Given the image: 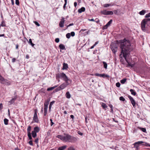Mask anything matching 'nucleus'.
<instances>
[{
    "mask_svg": "<svg viewBox=\"0 0 150 150\" xmlns=\"http://www.w3.org/2000/svg\"><path fill=\"white\" fill-rule=\"evenodd\" d=\"M61 73L60 74H57L56 75V79H58L61 77Z\"/></svg>",
    "mask_w": 150,
    "mask_h": 150,
    "instance_id": "obj_30",
    "label": "nucleus"
},
{
    "mask_svg": "<svg viewBox=\"0 0 150 150\" xmlns=\"http://www.w3.org/2000/svg\"><path fill=\"white\" fill-rule=\"evenodd\" d=\"M116 86L117 87H119L120 86V84L119 82H117L116 84Z\"/></svg>",
    "mask_w": 150,
    "mask_h": 150,
    "instance_id": "obj_42",
    "label": "nucleus"
},
{
    "mask_svg": "<svg viewBox=\"0 0 150 150\" xmlns=\"http://www.w3.org/2000/svg\"><path fill=\"white\" fill-rule=\"evenodd\" d=\"M48 107L47 106H44V111L47 112Z\"/></svg>",
    "mask_w": 150,
    "mask_h": 150,
    "instance_id": "obj_37",
    "label": "nucleus"
},
{
    "mask_svg": "<svg viewBox=\"0 0 150 150\" xmlns=\"http://www.w3.org/2000/svg\"><path fill=\"white\" fill-rule=\"evenodd\" d=\"M73 25H74V24L73 23H70L67 26V27H69L70 26H72Z\"/></svg>",
    "mask_w": 150,
    "mask_h": 150,
    "instance_id": "obj_57",
    "label": "nucleus"
},
{
    "mask_svg": "<svg viewBox=\"0 0 150 150\" xmlns=\"http://www.w3.org/2000/svg\"><path fill=\"white\" fill-rule=\"evenodd\" d=\"M8 120L6 118H5L4 119V124L5 125H7L8 124Z\"/></svg>",
    "mask_w": 150,
    "mask_h": 150,
    "instance_id": "obj_24",
    "label": "nucleus"
},
{
    "mask_svg": "<svg viewBox=\"0 0 150 150\" xmlns=\"http://www.w3.org/2000/svg\"><path fill=\"white\" fill-rule=\"evenodd\" d=\"M61 90V89L59 86L55 89V90H56V91H60Z\"/></svg>",
    "mask_w": 150,
    "mask_h": 150,
    "instance_id": "obj_47",
    "label": "nucleus"
},
{
    "mask_svg": "<svg viewBox=\"0 0 150 150\" xmlns=\"http://www.w3.org/2000/svg\"><path fill=\"white\" fill-rule=\"evenodd\" d=\"M149 22H150V18L145 19L142 21L141 23V27L142 30L144 31H145L147 30V27L146 26V25H148Z\"/></svg>",
    "mask_w": 150,
    "mask_h": 150,
    "instance_id": "obj_3",
    "label": "nucleus"
},
{
    "mask_svg": "<svg viewBox=\"0 0 150 150\" xmlns=\"http://www.w3.org/2000/svg\"><path fill=\"white\" fill-rule=\"evenodd\" d=\"M95 75L96 76H97L101 77V76L102 75V74H98V73H96V74H95Z\"/></svg>",
    "mask_w": 150,
    "mask_h": 150,
    "instance_id": "obj_43",
    "label": "nucleus"
},
{
    "mask_svg": "<svg viewBox=\"0 0 150 150\" xmlns=\"http://www.w3.org/2000/svg\"><path fill=\"white\" fill-rule=\"evenodd\" d=\"M62 69L64 70L67 69L68 68V66H63Z\"/></svg>",
    "mask_w": 150,
    "mask_h": 150,
    "instance_id": "obj_50",
    "label": "nucleus"
},
{
    "mask_svg": "<svg viewBox=\"0 0 150 150\" xmlns=\"http://www.w3.org/2000/svg\"><path fill=\"white\" fill-rule=\"evenodd\" d=\"M65 96L68 99L70 98L71 97V95L69 91H67L66 92L65 94Z\"/></svg>",
    "mask_w": 150,
    "mask_h": 150,
    "instance_id": "obj_15",
    "label": "nucleus"
},
{
    "mask_svg": "<svg viewBox=\"0 0 150 150\" xmlns=\"http://www.w3.org/2000/svg\"><path fill=\"white\" fill-rule=\"evenodd\" d=\"M31 127L30 126H29L27 128V132H30Z\"/></svg>",
    "mask_w": 150,
    "mask_h": 150,
    "instance_id": "obj_39",
    "label": "nucleus"
},
{
    "mask_svg": "<svg viewBox=\"0 0 150 150\" xmlns=\"http://www.w3.org/2000/svg\"><path fill=\"white\" fill-rule=\"evenodd\" d=\"M101 13L104 15H112L113 14V13L112 11H107L106 10H104L101 11Z\"/></svg>",
    "mask_w": 150,
    "mask_h": 150,
    "instance_id": "obj_7",
    "label": "nucleus"
},
{
    "mask_svg": "<svg viewBox=\"0 0 150 150\" xmlns=\"http://www.w3.org/2000/svg\"><path fill=\"white\" fill-rule=\"evenodd\" d=\"M29 43L30 44L32 47H33L35 44L32 43V40L31 39H29Z\"/></svg>",
    "mask_w": 150,
    "mask_h": 150,
    "instance_id": "obj_26",
    "label": "nucleus"
},
{
    "mask_svg": "<svg viewBox=\"0 0 150 150\" xmlns=\"http://www.w3.org/2000/svg\"><path fill=\"white\" fill-rule=\"evenodd\" d=\"M1 25L2 27H5L6 26V25L4 21L2 22L1 24Z\"/></svg>",
    "mask_w": 150,
    "mask_h": 150,
    "instance_id": "obj_40",
    "label": "nucleus"
},
{
    "mask_svg": "<svg viewBox=\"0 0 150 150\" xmlns=\"http://www.w3.org/2000/svg\"><path fill=\"white\" fill-rule=\"evenodd\" d=\"M118 10H115L113 11V12L115 14H116V15H118Z\"/></svg>",
    "mask_w": 150,
    "mask_h": 150,
    "instance_id": "obj_41",
    "label": "nucleus"
},
{
    "mask_svg": "<svg viewBox=\"0 0 150 150\" xmlns=\"http://www.w3.org/2000/svg\"><path fill=\"white\" fill-rule=\"evenodd\" d=\"M17 98L16 96L13 98L12 99L8 102V103H10V105H11L14 103Z\"/></svg>",
    "mask_w": 150,
    "mask_h": 150,
    "instance_id": "obj_11",
    "label": "nucleus"
},
{
    "mask_svg": "<svg viewBox=\"0 0 150 150\" xmlns=\"http://www.w3.org/2000/svg\"><path fill=\"white\" fill-rule=\"evenodd\" d=\"M128 97L130 100L133 106L134 107L136 104L134 100L130 96H129Z\"/></svg>",
    "mask_w": 150,
    "mask_h": 150,
    "instance_id": "obj_8",
    "label": "nucleus"
},
{
    "mask_svg": "<svg viewBox=\"0 0 150 150\" xmlns=\"http://www.w3.org/2000/svg\"><path fill=\"white\" fill-rule=\"evenodd\" d=\"M103 64L104 66H107V64L106 63V62H103Z\"/></svg>",
    "mask_w": 150,
    "mask_h": 150,
    "instance_id": "obj_61",
    "label": "nucleus"
},
{
    "mask_svg": "<svg viewBox=\"0 0 150 150\" xmlns=\"http://www.w3.org/2000/svg\"><path fill=\"white\" fill-rule=\"evenodd\" d=\"M143 144H142V145H144L145 146H149L150 147V144H149L147 143H143Z\"/></svg>",
    "mask_w": 150,
    "mask_h": 150,
    "instance_id": "obj_33",
    "label": "nucleus"
},
{
    "mask_svg": "<svg viewBox=\"0 0 150 150\" xmlns=\"http://www.w3.org/2000/svg\"><path fill=\"white\" fill-rule=\"evenodd\" d=\"M40 131V129L38 127H36L34 128V130L33 131H35V132H38Z\"/></svg>",
    "mask_w": 150,
    "mask_h": 150,
    "instance_id": "obj_17",
    "label": "nucleus"
},
{
    "mask_svg": "<svg viewBox=\"0 0 150 150\" xmlns=\"http://www.w3.org/2000/svg\"><path fill=\"white\" fill-rule=\"evenodd\" d=\"M57 86H56L54 87L49 88H47V90L48 91L52 90L53 89H54V88L57 87Z\"/></svg>",
    "mask_w": 150,
    "mask_h": 150,
    "instance_id": "obj_20",
    "label": "nucleus"
},
{
    "mask_svg": "<svg viewBox=\"0 0 150 150\" xmlns=\"http://www.w3.org/2000/svg\"><path fill=\"white\" fill-rule=\"evenodd\" d=\"M127 79H122L120 81V82L122 84H124L125 82L126 81Z\"/></svg>",
    "mask_w": 150,
    "mask_h": 150,
    "instance_id": "obj_27",
    "label": "nucleus"
},
{
    "mask_svg": "<svg viewBox=\"0 0 150 150\" xmlns=\"http://www.w3.org/2000/svg\"><path fill=\"white\" fill-rule=\"evenodd\" d=\"M111 6V4H104L103 5V6L105 7H107L108 6Z\"/></svg>",
    "mask_w": 150,
    "mask_h": 150,
    "instance_id": "obj_32",
    "label": "nucleus"
},
{
    "mask_svg": "<svg viewBox=\"0 0 150 150\" xmlns=\"http://www.w3.org/2000/svg\"><path fill=\"white\" fill-rule=\"evenodd\" d=\"M78 134H79V135H80L81 136H82L83 135V133H82L80 132V131H78Z\"/></svg>",
    "mask_w": 150,
    "mask_h": 150,
    "instance_id": "obj_56",
    "label": "nucleus"
},
{
    "mask_svg": "<svg viewBox=\"0 0 150 150\" xmlns=\"http://www.w3.org/2000/svg\"><path fill=\"white\" fill-rule=\"evenodd\" d=\"M130 91L131 92V94L134 96H135L136 94V93L134 90L132 89H130Z\"/></svg>",
    "mask_w": 150,
    "mask_h": 150,
    "instance_id": "obj_18",
    "label": "nucleus"
},
{
    "mask_svg": "<svg viewBox=\"0 0 150 150\" xmlns=\"http://www.w3.org/2000/svg\"><path fill=\"white\" fill-rule=\"evenodd\" d=\"M59 47L61 50H66L65 47V46L64 45H63V44H60L59 46Z\"/></svg>",
    "mask_w": 150,
    "mask_h": 150,
    "instance_id": "obj_16",
    "label": "nucleus"
},
{
    "mask_svg": "<svg viewBox=\"0 0 150 150\" xmlns=\"http://www.w3.org/2000/svg\"><path fill=\"white\" fill-rule=\"evenodd\" d=\"M140 129L143 132H146V129L145 128H140Z\"/></svg>",
    "mask_w": 150,
    "mask_h": 150,
    "instance_id": "obj_36",
    "label": "nucleus"
},
{
    "mask_svg": "<svg viewBox=\"0 0 150 150\" xmlns=\"http://www.w3.org/2000/svg\"><path fill=\"white\" fill-rule=\"evenodd\" d=\"M85 10V8L84 7H82L81 8H80L78 10V12L81 13L83 12H84Z\"/></svg>",
    "mask_w": 150,
    "mask_h": 150,
    "instance_id": "obj_13",
    "label": "nucleus"
},
{
    "mask_svg": "<svg viewBox=\"0 0 150 150\" xmlns=\"http://www.w3.org/2000/svg\"><path fill=\"white\" fill-rule=\"evenodd\" d=\"M68 150H75V149L73 148V147L71 146L69 147L68 149Z\"/></svg>",
    "mask_w": 150,
    "mask_h": 150,
    "instance_id": "obj_44",
    "label": "nucleus"
},
{
    "mask_svg": "<svg viewBox=\"0 0 150 150\" xmlns=\"http://www.w3.org/2000/svg\"><path fill=\"white\" fill-rule=\"evenodd\" d=\"M69 83H64L61 84L59 86L61 90L64 89L67 86L69 85Z\"/></svg>",
    "mask_w": 150,
    "mask_h": 150,
    "instance_id": "obj_12",
    "label": "nucleus"
},
{
    "mask_svg": "<svg viewBox=\"0 0 150 150\" xmlns=\"http://www.w3.org/2000/svg\"><path fill=\"white\" fill-rule=\"evenodd\" d=\"M120 47L122 51L120 55L121 63L123 64H125V61L128 64V66H133L131 64L129 56V52L132 50V47L130 45V41L124 39L120 41Z\"/></svg>",
    "mask_w": 150,
    "mask_h": 150,
    "instance_id": "obj_1",
    "label": "nucleus"
},
{
    "mask_svg": "<svg viewBox=\"0 0 150 150\" xmlns=\"http://www.w3.org/2000/svg\"><path fill=\"white\" fill-rule=\"evenodd\" d=\"M145 13L146 11L144 10H143L142 11H140L139 13V14L141 15H143L145 14Z\"/></svg>",
    "mask_w": 150,
    "mask_h": 150,
    "instance_id": "obj_21",
    "label": "nucleus"
},
{
    "mask_svg": "<svg viewBox=\"0 0 150 150\" xmlns=\"http://www.w3.org/2000/svg\"><path fill=\"white\" fill-rule=\"evenodd\" d=\"M63 78L64 81L66 82L65 83H69L68 81L69 80V79L66 75Z\"/></svg>",
    "mask_w": 150,
    "mask_h": 150,
    "instance_id": "obj_23",
    "label": "nucleus"
},
{
    "mask_svg": "<svg viewBox=\"0 0 150 150\" xmlns=\"http://www.w3.org/2000/svg\"><path fill=\"white\" fill-rule=\"evenodd\" d=\"M54 103V101H53L50 102V105H49V109H51L52 105H53V104Z\"/></svg>",
    "mask_w": 150,
    "mask_h": 150,
    "instance_id": "obj_34",
    "label": "nucleus"
},
{
    "mask_svg": "<svg viewBox=\"0 0 150 150\" xmlns=\"http://www.w3.org/2000/svg\"><path fill=\"white\" fill-rule=\"evenodd\" d=\"M59 41V38H57L55 39V42L57 43H58Z\"/></svg>",
    "mask_w": 150,
    "mask_h": 150,
    "instance_id": "obj_45",
    "label": "nucleus"
},
{
    "mask_svg": "<svg viewBox=\"0 0 150 150\" xmlns=\"http://www.w3.org/2000/svg\"><path fill=\"white\" fill-rule=\"evenodd\" d=\"M16 4L18 5L19 4V0H16Z\"/></svg>",
    "mask_w": 150,
    "mask_h": 150,
    "instance_id": "obj_48",
    "label": "nucleus"
},
{
    "mask_svg": "<svg viewBox=\"0 0 150 150\" xmlns=\"http://www.w3.org/2000/svg\"><path fill=\"white\" fill-rule=\"evenodd\" d=\"M49 104V102H47L46 103H45L44 104V106H47V107H48V105Z\"/></svg>",
    "mask_w": 150,
    "mask_h": 150,
    "instance_id": "obj_51",
    "label": "nucleus"
},
{
    "mask_svg": "<svg viewBox=\"0 0 150 150\" xmlns=\"http://www.w3.org/2000/svg\"><path fill=\"white\" fill-rule=\"evenodd\" d=\"M85 122L86 123L88 122L87 121V117H85Z\"/></svg>",
    "mask_w": 150,
    "mask_h": 150,
    "instance_id": "obj_62",
    "label": "nucleus"
},
{
    "mask_svg": "<svg viewBox=\"0 0 150 150\" xmlns=\"http://www.w3.org/2000/svg\"><path fill=\"white\" fill-rule=\"evenodd\" d=\"M111 49L113 53H115L117 50V45L116 43L114 42L111 43L110 45Z\"/></svg>",
    "mask_w": 150,
    "mask_h": 150,
    "instance_id": "obj_4",
    "label": "nucleus"
},
{
    "mask_svg": "<svg viewBox=\"0 0 150 150\" xmlns=\"http://www.w3.org/2000/svg\"><path fill=\"white\" fill-rule=\"evenodd\" d=\"M112 22V19L110 20L107 23V24L104 26L103 27V29H106L109 26L110 24Z\"/></svg>",
    "mask_w": 150,
    "mask_h": 150,
    "instance_id": "obj_10",
    "label": "nucleus"
},
{
    "mask_svg": "<svg viewBox=\"0 0 150 150\" xmlns=\"http://www.w3.org/2000/svg\"><path fill=\"white\" fill-rule=\"evenodd\" d=\"M88 20L90 21H94V20L93 18H92L91 19H88Z\"/></svg>",
    "mask_w": 150,
    "mask_h": 150,
    "instance_id": "obj_64",
    "label": "nucleus"
},
{
    "mask_svg": "<svg viewBox=\"0 0 150 150\" xmlns=\"http://www.w3.org/2000/svg\"><path fill=\"white\" fill-rule=\"evenodd\" d=\"M28 137L31 136L30 132H28Z\"/></svg>",
    "mask_w": 150,
    "mask_h": 150,
    "instance_id": "obj_58",
    "label": "nucleus"
},
{
    "mask_svg": "<svg viewBox=\"0 0 150 150\" xmlns=\"http://www.w3.org/2000/svg\"><path fill=\"white\" fill-rule=\"evenodd\" d=\"M32 135L33 138H35L37 136V134L36 132L35 131H32L31 133Z\"/></svg>",
    "mask_w": 150,
    "mask_h": 150,
    "instance_id": "obj_22",
    "label": "nucleus"
},
{
    "mask_svg": "<svg viewBox=\"0 0 150 150\" xmlns=\"http://www.w3.org/2000/svg\"><path fill=\"white\" fill-rule=\"evenodd\" d=\"M37 110L36 109L34 110V113L33 117V120L35 122L38 123L39 121V120L37 115Z\"/></svg>",
    "mask_w": 150,
    "mask_h": 150,
    "instance_id": "obj_5",
    "label": "nucleus"
},
{
    "mask_svg": "<svg viewBox=\"0 0 150 150\" xmlns=\"http://www.w3.org/2000/svg\"><path fill=\"white\" fill-rule=\"evenodd\" d=\"M101 77H103V78H109L110 77L108 75H107V74H102Z\"/></svg>",
    "mask_w": 150,
    "mask_h": 150,
    "instance_id": "obj_19",
    "label": "nucleus"
},
{
    "mask_svg": "<svg viewBox=\"0 0 150 150\" xmlns=\"http://www.w3.org/2000/svg\"><path fill=\"white\" fill-rule=\"evenodd\" d=\"M3 106L2 103L0 104V110L2 109Z\"/></svg>",
    "mask_w": 150,
    "mask_h": 150,
    "instance_id": "obj_59",
    "label": "nucleus"
},
{
    "mask_svg": "<svg viewBox=\"0 0 150 150\" xmlns=\"http://www.w3.org/2000/svg\"><path fill=\"white\" fill-rule=\"evenodd\" d=\"M144 142L142 141H139L135 143L134 144V148H136L137 150H138L139 149V145L142 144Z\"/></svg>",
    "mask_w": 150,
    "mask_h": 150,
    "instance_id": "obj_6",
    "label": "nucleus"
},
{
    "mask_svg": "<svg viewBox=\"0 0 150 150\" xmlns=\"http://www.w3.org/2000/svg\"><path fill=\"white\" fill-rule=\"evenodd\" d=\"M74 6H75V7H76V6L77 5V3L76 2H74Z\"/></svg>",
    "mask_w": 150,
    "mask_h": 150,
    "instance_id": "obj_63",
    "label": "nucleus"
},
{
    "mask_svg": "<svg viewBox=\"0 0 150 150\" xmlns=\"http://www.w3.org/2000/svg\"><path fill=\"white\" fill-rule=\"evenodd\" d=\"M67 38H69L71 36L70 34V33H68L66 35Z\"/></svg>",
    "mask_w": 150,
    "mask_h": 150,
    "instance_id": "obj_35",
    "label": "nucleus"
},
{
    "mask_svg": "<svg viewBox=\"0 0 150 150\" xmlns=\"http://www.w3.org/2000/svg\"><path fill=\"white\" fill-rule=\"evenodd\" d=\"M94 21L97 23H98L99 22V20L98 19H96L95 20H94Z\"/></svg>",
    "mask_w": 150,
    "mask_h": 150,
    "instance_id": "obj_53",
    "label": "nucleus"
},
{
    "mask_svg": "<svg viewBox=\"0 0 150 150\" xmlns=\"http://www.w3.org/2000/svg\"><path fill=\"white\" fill-rule=\"evenodd\" d=\"M66 76V74L64 73H61V77H62L63 78H64V77Z\"/></svg>",
    "mask_w": 150,
    "mask_h": 150,
    "instance_id": "obj_38",
    "label": "nucleus"
},
{
    "mask_svg": "<svg viewBox=\"0 0 150 150\" xmlns=\"http://www.w3.org/2000/svg\"><path fill=\"white\" fill-rule=\"evenodd\" d=\"M4 78L0 74V82L1 83H3L2 82L4 81Z\"/></svg>",
    "mask_w": 150,
    "mask_h": 150,
    "instance_id": "obj_25",
    "label": "nucleus"
},
{
    "mask_svg": "<svg viewBox=\"0 0 150 150\" xmlns=\"http://www.w3.org/2000/svg\"><path fill=\"white\" fill-rule=\"evenodd\" d=\"M150 17V13L146 14L145 16L146 18H148Z\"/></svg>",
    "mask_w": 150,
    "mask_h": 150,
    "instance_id": "obj_49",
    "label": "nucleus"
},
{
    "mask_svg": "<svg viewBox=\"0 0 150 150\" xmlns=\"http://www.w3.org/2000/svg\"><path fill=\"white\" fill-rule=\"evenodd\" d=\"M67 146L66 145H64L58 148V150H64L67 147Z\"/></svg>",
    "mask_w": 150,
    "mask_h": 150,
    "instance_id": "obj_14",
    "label": "nucleus"
},
{
    "mask_svg": "<svg viewBox=\"0 0 150 150\" xmlns=\"http://www.w3.org/2000/svg\"><path fill=\"white\" fill-rule=\"evenodd\" d=\"M56 137L65 142H75L77 140L76 138L67 134H64L62 135H58Z\"/></svg>",
    "mask_w": 150,
    "mask_h": 150,
    "instance_id": "obj_2",
    "label": "nucleus"
},
{
    "mask_svg": "<svg viewBox=\"0 0 150 150\" xmlns=\"http://www.w3.org/2000/svg\"><path fill=\"white\" fill-rule=\"evenodd\" d=\"M16 60V59L15 58H13L12 59V62H15Z\"/></svg>",
    "mask_w": 150,
    "mask_h": 150,
    "instance_id": "obj_60",
    "label": "nucleus"
},
{
    "mask_svg": "<svg viewBox=\"0 0 150 150\" xmlns=\"http://www.w3.org/2000/svg\"><path fill=\"white\" fill-rule=\"evenodd\" d=\"M35 24L38 26H39L40 25V24L37 21L35 22Z\"/></svg>",
    "mask_w": 150,
    "mask_h": 150,
    "instance_id": "obj_54",
    "label": "nucleus"
},
{
    "mask_svg": "<svg viewBox=\"0 0 150 150\" xmlns=\"http://www.w3.org/2000/svg\"><path fill=\"white\" fill-rule=\"evenodd\" d=\"M38 138H36L35 140V142L36 143H38Z\"/></svg>",
    "mask_w": 150,
    "mask_h": 150,
    "instance_id": "obj_55",
    "label": "nucleus"
},
{
    "mask_svg": "<svg viewBox=\"0 0 150 150\" xmlns=\"http://www.w3.org/2000/svg\"><path fill=\"white\" fill-rule=\"evenodd\" d=\"M70 34V35L72 36L73 37L75 35V33L74 32H71Z\"/></svg>",
    "mask_w": 150,
    "mask_h": 150,
    "instance_id": "obj_46",
    "label": "nucleus"
},
{
    "mask_svg": "<svg viewBox=\"0 0 150 150\" xmlns=\"http://www.w3.org/2000/svg\"><path fill=\"white\" fill-rule=\"evenodd\" d=\"M64 0V2H65V3L64 5V6H63V8L65 10V7H66V5H67V0Z\"/></svg>",
    "mask_w": 150,
    "mask_h": 150,
    "instance_id": "obj_31",
    "label": "nucleus"
},
{
    "mask_svg": "<svg viewBox=\"0 0 150 150\" xmlns=\"http://www.w3.org/2000/svg\"><path fill=\"white\" fill-rule=\"evenodd\" d=\"M119 99L121 101H125V98L123 96H120L119 98Z\"/></svg>",
    "mask_w": 150,
    "mask_h": 150,
    "instance_id": "obj_29",
    "label": "nucleus"
},
{
    "mask_svg": "<svg viewBox=\"0 0 150 150\" xmlns=\"http://www.w3.org/2000/svg\"><path fill=\"white\" fill-rule=\"evenodd\" d=\"M64 22L65 20L64 18L63 17H62V19L59 24V26L60 27L62 28L64 27Z\"/></svg>",
    "mask_w": 150,
    "mask_h": 150,
    "instance_id": "obj_9",
    "label": "nucleus"
},
{
    "mask_svg": "<svg viewBox=\"0 0 150 150\" xmlns=\"http://www.w3.org/2000/svg\"><path fill=\"white\" fill-rule=\"evenodd\" d=\"M29 144L30 145H33V144L32 143V141L31 140H30L28 142Z\"/></svg>",
    "mask_w": 150,
    "mask_h": 150,
    "instance_id": "obj_52",
    "label": "nucleus"
},
{
    "mask_svg": "<svg viewBox=\"0 0 150 150\" xmlns=\"http://www.w3.org/2000/svg\"><path fill=\"white\" fill-rule=\"evenodd\" d=\"M101 106L103 109H105L107 107V106L106 105V104L104 103H102Z\"/></svg>",
    "mask_w": 150,
    "mask_h": 150,
    "instance_id": "obj_28",
    "label": "nucleus"
}]
</instances>
